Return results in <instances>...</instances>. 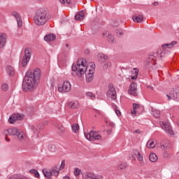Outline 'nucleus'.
Returning <instances> with one entry per match:
<instances>
[{
	"mask_svg": "<svg viewBox=\"0 0 179 179\" xmlns=\"http://www.w3.org/2000/svg\"><path fill=\"white\" fill-rule=\"evenodd\" d=\"M132 19L134 22H136L137 23H141V22H143V15H139L137 16H133Z\"/></svg>",
	"mask_w": 179,
	"mask_h": 179,
	"instance_id": "aec40b11",
	"label": "nucleus"
},
{
	"mask_svg": "<svg viewBox=\"0 0 179 179\" xmlns=\"http://www.w3.org/2000/svg\"><path fill=\"white\" fill-rule=\"evenodd\" d=\"M110 66H111V63L109 62H106V64L103 66V68L107 69L108 68H110Z\"/></svg>",
	"mask_w": 179,
	"mask_h": 179,
	"instance_id": "a19ab883",
	"label": "nucleus"
},
{
	"mask_svg": "<svg viewBox=\"0 0 179 179\" xmlns=\"http://www.w3.org/2000/svg\"><path fill=\"white\" fill-rule=\"evenodd\" d=\"M135 134H141V130H139V129H136V130H135Z\"/></svg>",
	"mask_w": 179,
	"mask_h": 179,
	"instance_id": "8fccbe9b",
	"label": "nucleus"
},
{
	"mask_svg": "<svg viewBox=\"0 0 179 179\" xmlns=\"http://www.w3.org/2000/svg\"><path fill=\"white\" fill-rule=\"evenodd\" d=\"M80 175V169H79V168H76L74 171V176L76 177H78V176Z\"/></svg>",
	"mask_w": 179,
	"mask_h": 179,
	"instance_id": "e433bc0d",
	"label": "nucleus"
},
{
	"mask_svg": "<svg viewBox=\"0 0 179 179\" xmlns=\"http://www.w3.org/2000/svg\"><path fill=\"white\" fill-rule=\"evenodd\" d=\"M50 20V13L47 8H39L36 11L34 17V22L36 26H44Z\"/></svg>",
	"mask_w": 179,
	"mask_h": 179,
	"instance_id": "7ed1b4c3",
	"label": "nucleus"
},
{
	"mask_svg": "<svg viewBox=\"0 0 179 179\" xmlns=\"http://www.w3.org/2000/svg\"><path fill=\"white\" fill-rule=\"evenodd\" d=\"M148 87H149V89H150V90H153V87L149 85Z\"/></svg>",
	"mask_w": 179,
	"mask_h": 179,
	"instance_id": "5fc2aeb1",
	"label": "nucleus"
},
{
	"mask_svg": "<svg viewBox=\"0 0 179 179\" xmlns=\"http://www.w3.org/2000/svg\"><path fill=\"white\" fill-rule=\"evenodd\" d=\"M133 153H134V155H135V156H137V155H139L141 152H139V151H138V150H133Z\"/></svg>",
	"mask_w": 179,
	"mask_h": 179,
	"instance_id": "c03bdc74",
	"label": "nucleus"
},
{
	"mask_svg": "<svg viewBox=\"0 0 179 179\" xmlns=\"http://www.w3.org/2000/svg\"><path fill=\"white\" fill-rule=\"evenodd\" d=\"M66 48H68L69 47V45L68 44H66Z\"/></svg>",
	"mask_w": 179,
	"mask_h": 179,
	"instance_id": "4d7b16f0",
	"label": "nucleus"
},
{
	"mask_svg": "<svg viewBox=\"0 0 179 179\" xmlns=\"http://www.w3.org/2000/svg\"><path fill=\"white\" fill-rule=\"evenodd\" d=\"M152 115L153 117H155V118H159V117H160V111L156 109H152Z\"/></svg>",
	"mask_w": 179,
	"mask_h": 179,
	"instance_id": "a878e982",
	"label": "nucleus"
},
{
	"mask_svg": "<svg viewBox=\"0 0 179 179\" xmlns=\"http://www.w3.org/2000/svg\"><path fill=\"white\" fill-rule=\"evenodd\" d=\"M123 34L124 33L122 32V29L116 30V36H117V37H121Z\"/></svg>",
	"mask_w": 179,
	"mask_h": 179,
	"instance_id": "f704fd0d",
	"label": "nucleus"
},
{
	"mask_svg": "<svg viewBox=\"0 0 179 179\" xmlns=\"http://www.w3.org/2000/svg\"><path fill=\"white\" fill-rule=\"evenodd\" d=\"M131 114H132L133 115H136V109H133V111H131Z\"/></svg>",
	"mask_w": 179,
	"mask_h": 179,
	"instance_id": "49530a36",
	"label": "nucleus"
},
{
	"mask_svg": "<svg viewBox=\"0 0 179 179\" xmlns=\"http://www.w3.org/2000/svg\"><path fill=\"white\" fill-rule=\"evenodd\" d=\"M94 68H96L94 62H90L87 64L86 59H78L77 65L73 64L71 66L72 71L76 72V75L80 78V79H83L85 76L87 82H92V80H93Z\"/></svg>",
	"mask_w": 179,
	"mask_h": 179,
	"instance_id": "f257e3e1",
	"label": "nucleus"
},
{
	"mask_svg": "<svg viewBox=\"0 0 179 179\" xmlns=\"http://www.w3.org/2000/svg\"><path fill=\"white\" fill-rule=\"evenodd\" d=\"M5 139L7 142H10V139H8V135L6 136Z\"/></svg>",
	"mask_w": 179,
	"mask_h": 179,
	"instance_id": "3c124183",
	"label": "nucleus"
},
{
	"mask_svg": "<svg viewBox=\"0 0 179 179\" xmlns=\"http://www.w3.org/2000/svg\"><path fill=\"white\" fill-rule=\"evenodd\" d=\"M87 179H97V177L92 173H89L87 174V177H86Z\"/></svg>",
	"mask_w": 179,
	"mask_h": 179,
	"instance_id": "7c9ffc66",
	"label": "nucleus"
},
{
	"mask_svg": "<svg viewBox=\"0 0 179 179\" xmlns=\"http://www.w3.org/2000/svg\"><path fill=\"white\" fill-rule=\"evenodd\" d=\"M48 150L50 152H55L57 150V147L54 144H50L48 145Z\"/></svg>",
	"mask_w": 179,
	"mask_h": 179,
	"instance_id": "c85d7f7f",
	"label": "nucleus"
},
{
	"mask_svg": "<svg viewBox=\"0 0 179 179\" xmlns=\"http://www.w3.org/2000/svg\"><path fill=\"white\" fill-rule=\"evenodd\" d=\"M106 95L108 97H110L112 100H115L117 99V91H115V88L113 84H109Z\"/></svg>",
	"mask_w": 179,
	"mask_h": 179,
	"instance_id": "1a4fd4ad",
	"label": "nucleus"
},
{
	"mask_svg": "<svg viewBox=\"0 0 179 179\" xmlns=\"http://www.w3.org/2000/svg\"><path fill=\"white\" fill-rule=\"evenodd\" d=\"M157 5H159V2L155 1V2L153 3L154 6H157Z\"/></svg>",
	"mask_w": 179,
	"mask_h": 179,
	"instance_id": "09e8293b",
	"label": "nucleus"
},
{
	"mask_svg": "<svg viewBox=\"0 0 179 179\" xmlns=\"http://www.w3.org/2000/svg\"><path fill=\"white\" fill-rule=\"evenodd\" d=\"M166 97H168V100H171V96H170V95H169V94H166Z\"/></svg>",
	"mask_w": 179,
	"mask_h": 179,
	"instance_id": "603ef678",
	"label": "nucleus"
},
{
	"mask_svg": "<svg viewBox=\"0 0 179 179\" xmlns=\"http://www.w3.org/2000/svg\"><path fill=\"white\" fill-rule=\"evenodd\" d=\"M155 146H156V145L155 144V141H152V140H149L147 143V148H148V149H153V148H155Z\"/></svg>",
	"mask_w": 179,
	"mask_h": 179,
	"instance_id": "393cba45",
	"label": "nucleus"
},
{
	"mask_svg": "<svg viewBox=\"0 0 179 179\" xmlns=\"http://www.w3.org/2000/svg\"><path fill=\"white\" fill-rule=\"evenodd\" d=\"M85 17V13L83 11H80L76 15V20H82Z\"/></svg>",
	"mask_w": 179,
	"mask_h": 179,
	"instance_id": "4be33fe9",
	"label": "nucleus"
},
{
	"mask_svg": "<svg viewBox=\"0 0 179 179\" xmlns=\"http://www.w3.org/2000/svg\"><path fill=\"white\" fill-rule=\"evenodd\" d=\"M6 45V34H0V48H3Z\"/></svg>",
	"mask_w": 179,
	"mask_h": 179,
	"instance_id": "dca6fc26",
	"label": "nucleus"
},
{
	"mask_svg": "<svg viewBox=\"0 0 179 179\" xmlns=\"http://www.w3.org/2000/svg\"><path fill=\"white\" fill-rule=\"evenodd\" d=\"M133 72L134 73V76H131V79H138V73H139V70L134 69Z\"/></svg>",
	"mask_w": 179,
	"mask_h": 179,
	"instance_id": "c756f323",
	"label": "nucleus"
},
{
	"mask_svg": "<svg viewBox=\"0 0 179 179\" xmlns=\"http://www.w3.org/2000/svg\"><path fill=\"white\" fill-rule=\"evenodd\" d=\"M138 161L141 162V164L143 165V155L141 152L136 156Z\"/></svg>",
	"mask_w": 179,
	"mask_h": 179,
	"instance_id": "2f4dec72",
	"label": "nucleus"
},
{
	"mask_svg": "<svg viewBox=\"0 0 179 179\" xmlns=\"http://www.w3.org/2000/svg\"><path fill=\"white\" fill-rule=\"evenodd\" d=\"M41 76V70L35 69L33 71H28L22 82L23 92H33L36 85H38Z\"/></svg>",
	"mask_w": 179,
	"mask_h": 179,
	"instance_id": "f03ea898",
	"label": "nucleus"
},
{
	"mask_svg": "<svg viewBox=\"0 0 179 179\" xmlns=\"http://www.w3.org/2000/svg\"><path fill=\"white\" fill-rule=\"evenodd\" d=\"M65 169V160L62 161L61 166H59V170H64Z\"/></svg>",
	"mask_w": 179,
	"mask_h": 179,
	"instance_id": "ea45409f",
	"label": "nucleus"
},
{
	"mask_svg": "<svg viewBox=\"0 0 179 179\" xmlns=\"http://www.w3.org/2000/svg\"><path fill=\"white\" fill-rule=\"evenodd\" d=\"M62 179H71L69 176H64Z\"/></svg>",
	"mask_w": 179,
	"mask_h": 179,
	"instance_id": "864d4df0",
	"label": "nucleus"
},
{
	"mask_svg": "<svg viewBox=\"0 0 179 179\" xmlns=\"http://www.w3.org/2000/svg\"><path fill=\"white\" fill-rule=\"evenodd\" d=\"M127 164H121L119 166L118 169L119 170H124V169H127Z\"/></svg>",
	"mask_w": 179,
	"mask_h": 179,
	"instance_id": "4c0bfd02",
	"label": "nucleus"
},
{
	"mask_svg": "<svg viewBox=\"0 0 179 179\" xmlns=\"http://www.w3.org/2000/svg\"><path fill=\"white\" fill-rule=\"evenodd\" d=\"M29 173L31 174H34V177H36V178H38L40 177V173H38V171L36 169H31L29 171Z\"/></svg>",
	"mask_w": 179,
	"mask_h": 179,
	"instance_id": "bb28decb",
	"label": "nucleus"
},
{
	"mask_svg": "<svg viewBox=\"0 0 179 179\" xmlns=\"http://www.w3.org/2000/svg\"><path fill=\"white\" fill-rule=\"evenodd\" d=\"M71 129L73 132H74V134H78V131H79V124L77 123L73 124Z\"/></svg>",
	"mask_w": 179,
	"mask_h": 179,
	"instance_id": "b1692460",
	"label": "nucleus"
},
{
	"mask_svg": "<svg viewBox=\"0 0 179 179\" xmlns=\"http://www.w3.org/2000/svg\"><path fill=\"white\" fill-rule=\"evenodd\" d=\"M59 1L62 5H65V3H67V5H71V0H59Z\"/></svg>",
	"mask_w": 179,
	"mask_h": 179,
	"instance_id": "473e14b6",
	"label": "nucleus"
},
{
	"mask_svg": "<svg viewBox=\"0 0 179 179\" xmlns=\"http://www.w3.org/2000/svg\"><path fill=\"white\" fill-rule=\"evenodd\" d=\"M149 159L152 163H155V162H157L158 157L155 153H151L150 155Z\"/></svg>",
	"mask_w": 179,
	"mask_h": 179,
	"instance_id": "5701e85b",
	"label": "nucleus"
},
{
	"mask_svg": "<svg viewBox=\"0 0 179 179\" xmlns=\"http://www.w3.org/2000/svg\"><path fill=\"white\" fill-rule=\"evenodd\" d=\"M57 38V36L54 34H48L44 36V40L47 43H50L51 41H54Z\"/></svg>",
	"mask_w": 179,
	"mask_h": 179,
	"instance_id": "f3484780",
	"label": "nucleus"
},
{
	"mask_svg": "<svg viewBox=\"0 0 179 179\" xmlns=\"http://www.w3.org/2000/svg\"><path fill=\"white\" fill-rule=\"evenodd\" d=\"M44 125H48V122L45 121L43 122Z\"/></svg>",
	"mask_w": 179,
	"mask_h": 179,
	"instance_id": "6e6d98bb",
	"label": "nucleus"
},
{
	"mask_svg": "<svg viewBox=\"0 0 179 179\" xmlns=\"http://www.w3.org/2000/svg\"><path fill=\"white\" fill-rule=\"evenodd\" d=\"M177 45V41H173L171 42L170 43H165L162 45V48L163 50H166V48H173L174 45Z\"/></svg>",
	"mask_w": 179,
	"mask_h": 179,
	"instance_id": "a211bd4d",
	"label": "nucleus"
},
{
	"mask_svg": "<svg viewBox=\"0 0 179 179\" xmlns=\"http://www.w3.org/2000/svg\"><path fill=\"white\" fill-rule=\"evenodd\" d=\"M72 85L69 81H64L62 85H59L58 90L60 93H68L71 92Z\"/></svg>",
	"mask_w": 179,
	"mask_h": 179,
	"instance_id": "0eeeda50",
	"label": "nucleus"
},
{
	"mask_svg": "<svg viewBox=\"0 0 179 179\" xmlns=\"http://www.w3.org/2000/svg\"><path fill=\"white\" fill-rule=\"evenodd\" d=\"M129 94H132L134 97L138 96V85L135 83H132L129 85V90H128Z\"/></svg>",
	"mask_w": 179,
	"mask_h": 179,
	"instance_id": "9d476101",
	"label": "nucleus"
},
{
	"mask_svg": "<svg viewBox=\"0 0 179 179\" xmlns=\"http://www.w3.org/2000/svg\"><path fill=\"white\" fill-rule=\"evenodd\" d=\"M6 71L9 76H13V75H15V71L13 70V67L10 66H7Z\"/></svg>",
	"mask_w": 179,
	"mask_h": 179,
	"instance_id": "412c9836",
	"label": "nucleus"
},
{
	"mask_svg": "<svg viewBox=\"0 0 179 179\" xmlns=\"http://www.w3.org/2000/svg\"><path fill=\"white\" fill-rule=\"evenodd\" d=\"M11 16H13L16 19L18 27H22L23 22H22V17H20L19 13L16 11H13L11 13Z\"/></svg>",
	"mask_w": 179,
	"mask_h": 179,
	"instance_id": "f8f14e48",
	"label": "nucleus"
},
{
	"mask_svg": "<svg viewBox=\"0 0 179 179\" xmlns=\"http://www.w3.org/2000/svg\"><path fill=\"white\" fill-rule=\"evenodd\" d=\"M138 108H139V104L134 103L133 104V110H138Z\"/></svg>",
	"mask_w": 179,
	"mask_h": 179,
	"instance_id": "79ce46f5",
	"label": "nucleus"
},
{
	"mask_svg": "<svg viewBox=\"0 0 179 179\" xmlns=\"http://www.w3.org/2000/svg\"><path fill=\"white\" fill-rule=\"evenodd\" d=\"M103 36L107 37L108 43H111L112 44L113 43H115V40L114 39V36L113 35L110 34V32L108 31H104L103 32Z\"/></svg>",
	"mask_w": 179,
	"mask_h": 179,
	"instance_id": "2eb2a0df",
	"label": "nucleus"
},
{
	"mask_svg": "<svg viewBox=\"0 0 179 179\" xmlns=\"http://www.w3.org/2000/svg\"><path fill=\"white\" fill-rule=\"evenodd\" d=\"M161 127L164 131L168 134L169 135H174V131H173V128L170 125L169 122L162 121L159 122Z\"/></svg>",
	"mask_w": 179,
	"mask_h": 179,
	"instance_id": "6e6552de",
	"label": "nucleus"
},
{
	"mask_svg": "<svg viewBox=\"0 0 179 179\" xmlns=\"http://www.w3.org/2000/svg\"><path fill=\"white\" fill-rule=\"evenodd\" d=\"M86 96L87 99H90L91 100H94V99H96V96L91 92H87Z\"/></svg>",
	"mask_w": 179,
	"mask_h": 179,
	"instance_id": "cd10ccee",
	"label": "nucleus"
},
{
	"mask_svg": "<svg viewBox=\"0 0 179 179\" xmlns=\"http://www.w3.org/2000/svg\"><path fill=\"white\" fill-rule=\"evenodd\" d=\"M84 52H85V55H89L90 54V50L85 49Z\"/></svg>",
	"mask_w": 179,
	"mask_h": 179,
	"instance_id": "37998d69",
	"label": "nucleus"
},
{
	"mask_svg": "<svg viewBox=\"0 0 179 179\" xmlns=\"http://www.w3.org/2000/svg\"><path fill=\"white\" fill-rule=\"evenodd\" d=\"M1 89H2V90H3V92H6V90H8V84H6V83L2 84V85H1Z\"/></svg>",
	"mask_w": 179,
	"mask_h": 179,
	"instance_id": "c9c22d12",
	"label": "nucleus"
},
{
	"mask_svg": "<svg viewBox=\"0 0 179 179\" xmlns=\"http://www.w3.org/2000/svg\"><path fill=\"white\" fill-rule=\"evenodd\" d=\"M20 121L23 120V115H20L19 113L13 114L8 118V122L10 124H13L14 122H16V121Z\"/></svg>",
	"mask_w": 179,
	"mask_h": 179,
	"instance_id": "9b49d317",
	"label": "nucleus"
},
{
	"mask_svg": "<svg viewBox=\"0 0 179 179\" xmlns=\"http://www.w3.org/2000/svg\"><path fill=\"white\" fill-rule=\"evenodd\" d=\"M106 122L107 125L112 127V128H114V127H115V124H114L113 123V122H110V120H106Z\"/></svg>",
	"mask_w": 179,
	"mask_h": 179,
	"instance_id": "58836bf2",
	"label": "nucleus"
},
{
	"mask_svg": "<svg viewBox=\"0 0 179 179\" xmlns=\"http://www.w3.org/2000/svg\"><path fill=\"white\" fill-rule=\"evenodd\" d=\"M10 136H17L19 141H24L26 139V134L22 130L17 128H10L6 130Z\"/></svg>",
	"mask_w": 179,
	"mask_h": 179,
	"instance_id": "20e7f679",
	"label": "nucleus"
},
{
	"mask_svg": "<svg viewBox=\"0 0 179 179\" xmlns=\"http://www.w3.org/2000/svg\"><path fill=\"white\" fill-rule=\"evenodd\" d=\"M161 148L164 149V150H170L171 149V143L169 140H164L161 143Z\"/></svg>",
	"mask_w": 179,
	"mask_h": 179,
	"instance_id": "ddd939ff",
	"label": "nucleus"
},
{
	"mask_svg": "<svg viewBox=\"0 0 179 179\" xmlns=\"http://www.w3.org/2000/svg\"><path fill=\"white\" fill-rule=\"evenodd\" d=\"M68 107L69 108H78L79 107V102L78 101H71L68 103Z\"/></svg>",
	"mask_w": 179,
	"mask_h": 179,
	"instance_id": "6ab92c4d",
	"label": "nucleus"
},
{
	"mask_svg": "<svg viewBox=\"0 0 179 179\" xmlns=\"http://www.w3.org/2000/svg\"><path fill=\"white\" fill-rule=\"evenodd\" d=\"M115 113L118 117H121V111H120V110H116Z\"/></svg>",
	"mask_w": 179,
	"mask_h": 179,
	"instance_id": "a18cd8bd",
	"label": "nucleus"
},
{
	"mask_svg": "<svg viewBox=\"0 0 179 179\" xmlns=\"http://www.w3.org/2000/svg\"><path fill=\"white\" fill-rule=\"evenodd\" d=\"M173 100H177V98H176V96H173Z\"/></svg>",
	"mask_w": 179,
	"mask_h": 179,
	"instance_id": "13d9d810",
	"label": "nucleus"
},
{
	"mask_svg": "<svg viewBox=\"0 0 179 179\" xmlns=\"http://www.w3.org/2000/svg\"><path fill=\"white\" fill-rule=\"evenodd\" d=\"M84 135L87 141H101V135L94 130H92L90 133L85 132Z\"/></svg>",
	"mask_w": 179,
	"mask_h": 179,
	"instance_id": "39448f33",
	"label": "nucleus"
},
{
	"mask_svg": "<svg viewBox=\"0 0 179 179\" xmlns=\"http://www.w3.org/2000/svg\"><path fill=\"white\" fill-rule=\"evenodd\" d=\"M98 57H99L100 58H103V59H104L105 61H107V59H108V57L103 53H99L98 55Z\"/></svg>",
	"mask_w": 179,
	"mask_h": 179,
	"instance_id": "72a5a7b5",
	"label": "nucleus"
},
{
	"mask_svg": "<svg viewBox=\"0 0 179 179\" xmlns=\"http://www.w3.org/2000/svg\"><path fill=\"white\" fill-rule=\"evenodd\" d=\"M90 1H93V0H90Z\"/></svg>",
	"mask_w": 179,
	"mask_h": 179,
	"instance_id": "bf43d9fd",
	"label": "nucleus"
},
{
	"mask_svg": "<svg viewBox=\"0 0 179 179\" xmlns=\"http://www.w3.org/2000/svg\"><path fill=\"white\" fill-rule=\"evenodd\" d=\"M43 174L46 178H50L51 176H58L59 174V171L55 169H52L50 172L45 171Z\"/></svg>",
	"mask_w": 179,
	"mask_h": 179,
	"instance_id": "4468645a",
	"label": "nucleus"
},
{
	"mask_svg": "<svg viewBox=\"0 0 179 179\" xmlns=\"http://www.w3.org/2000/svg\"><path fill=\"white\" fill-rule=\"evenodd\" d=\"M30 58H31V50L27 48L24 49V55L22 57V66L24 68L27 66V64H29V62L30 61Z\"/></svg>",
	"mask_w": 179,
	"mask_h": 179,
	"instance_id": "423d86ee",
	"label": "nucleus"
},
{
	"mask_svg": "<svg viewBox=\"0 0 179 179\" xmlns=\"http://www.w3.org/2000/svg\"><path fill=\"white\" fill-rule=\"evenodd\" d=\"M107 132H108V135H111L112 130H111L110 129H108L107 130Z\"/></svg>",
	"mask_w": 179,
	"mask_h": 179,
	"instance_id": "de8ad7c7",
	"label": "nucleus"
}]
</instances>
